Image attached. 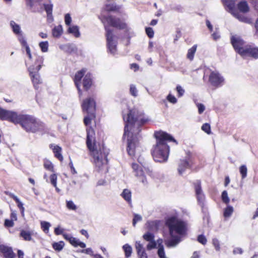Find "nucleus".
Returning <instances> with one entry per match:
<instances>
[{
	"label": "nucleus",
	"instance_id": "nucleus-42",
	"mask_svg": "<svg viewBox=\"0 0 258 258\" xmlns=\"http://www.w3.org/2000/svg\"><path fill=\"white\" fill-rule=\"evenodd\" d=\"M135 248L137 251V253L140 252L141 251L145 250L143 245L141 243V241H136Z\"/></svg>",
	"mask_w": 258,
	"mask_h": 258
},
{
	"label": "nucleus",
	"instance_id": "nucleus-44",
	"mask_svg": "<svg viewBox=\"0 0 258 258\" xmlns=\"http://www.w3.org/2000/svg\"><path fill=\"white\" fill-rule=\"evenodd\" d=\"M57 175L55 174H52L50 176V180L51 183L52 184V185L55 187L56 188H57Z\"/></svg>",
	"mask_w": 258,
	"mask_h": 258
},
{
	"label": "nucleus",
	"instance_id": "nucleus-49",
	"mask_svg": "<svg viewBox=\"0 0 258 258\" xmlns=\"http://www.w3.org/2000/svg\"><path fill=\"white\" fill-rule=\"evenodd\" d=\"M146 33L149 38H152L154 37V32L152 28H151V27L146 28Z\"/></svg>",
	"mask_w": 258,
	"mask_h": 258
},
{
	"label": "nucleus",
	"instance_id": "nucleus-24",
	"mask_svg": "<svg viewBox=\"0 0 258 258\" xmlns=\"http://www.w3.org/2000/svg\"><path fill=\"white\" fill-rule=\"evenodd\" d=\"M122 197L129 204L131 203V191L128 189H124L121 194Z\"/></svg>",
	"mask_w": 258,
	"mask_h": 258
},
{
	"label": "nucleus",
	"instance_id": "nucleus-41",
	"mask_svg": "<svg viewBox=\"0 0 258 258\" xmlns=\"http://www.w3.org/2000/svg\"><path fill=\"white\" fill-rule=\"evenodd\" d=\"M239 171L242 179L245 178L247 176V169L245 165H241L239 168Z\"/></svg>",
	"mask_w": 258,
	"mask_h": 258
},
{
	"label": "nucleus",
	"instance_id": "nucleus-9",
	"mask_svg": "<svg viewBox=\"0 0 258 258\" xmlns=\"http://www.w3.org/2000/svg\"><path fill=\"white\" fill-rule=\"evenodd\" d=\"M209 81L211 84L216 88L221 87L224 83L223 77L217 71H212L211 73Z\"/></svg>",
	"mask_w": 258,
	"mask_h": 258
},
{
	"label": "nucleus",
	"instance_id": "nucleus-31",
	"mask_svg": "<svg viewBox=\"0 0 258 258\" xmlns=\"http://www.w3.org/2000/svg\"><path fill=\"white\" fill-rule=\"evenodd\" d=\"M43 166L44 168L47 170L52 172L54 171L53 165L52 164V162L48 159H45L44 160Z\"/></svg>",
	"mask_w": 258,
	"mask_h": 258
},
{
	"label": "nucleus",
	"instance_id": "nucleus-28",
	"mask_svg": "<svg viewBox=\"0 0 258 258\" xmlns=\"http://www.w3.org/2000/svg\"><path fill=\"white\" fill-rule=\"evenodd\" d=\"M114 28H116L119 29H125L127 28L126 24L124 23V22H122L121 21L118 20H115L114 19Z\"/></svg>",
	"mask_w": 258,
	"mask_h": 258
},
{
	"label": "nucleus",
	"instance_id": "nucleus-10",
	"mask_svg": "<svg viewBox=\"0 0 258 258\" xmlns=\"http://www.w3.org/2000/svg\"><path fill=\"white\" fill-rule=\"evenodd\" d=\"M240 54L243 57L247 56L255 59L258 58V48L246 45L244 49L240 50Z\"/></svg>",
	"mask_w": 258,
	"mask_h": 258
},
{
	"label": "nucleus",
	"instance_id": "nucleus-58",
	"mask_svg": "<svg viewBox=\"0 0 258 258\" xmlns=\"http://www.w3.org/2000/svg\"><path fill=\"white\" fill-rule=\"evenodd\" d=\"M137 255L139 258H148V255L145 250L140 252H138Z\"/></svg>",
	"mask_w": 258,
	"mask_h": 258
},
{
	"label": "nucleus",
	"instance_id": "nucleus-13",
	"mask_svg": "<svg viewBox=\"0 0 258 258\" xmlns=\"http://www.w3.org/2000/svg\"><path fill=\"white\" fill-rule=\"evenodd\" d=\"M87 69L86 68H83L81 70L77 71L73 78V81L74 84L77 88L79 92L81 93V90L80 89V85L81 80L83 77L85 76Z\"/></svg>",
	"mask_w": 258,
	"mask_h": 258
},
{
	"label": "nucleus",
	"instance_id": "nucleus-55",
	"mask_svg": "<svg viewBox=\"0 0 258 258\" xmlns=\"http://www.w3.org/2000/svg\"><path fill=\"white\" fill-rule=\"evenodd\" d=\"M64 22L67 26H70L72 22V18L69 14H67L64 16Z\"/></svg>",
	"mask_w": 258,
	"mask_h": 258
},
{
	"label": "nucleus",
	"instance_id": "nucleus-33",
	"mask_svg": "<svg viewBox=\"0 0 258 258\" xmlns=\"http://www.w3.org/2000/svg\"><path fill=\"white\" fill-rule=\"evenodd\" d=\"M68 31L69 33L73 34L76 37H78L80 36L79 28L77 26L69 27Z\"/></svg>",
	"mask_w": 258,
	"mask_h": 258
},
{
	"label": "nucleus",
	"instance_id": "nucleus-62",
	"mask_svg": "<svg viewBox=\"0 0 258 258\" xmlns=\"http://www.w3.org/2000/svg\"><path fill=\"white\" fill-rule=\"evenodd\" d=\"M54 233L57 235L60 234L63 235V230L59 227L55 228L54 229Z\"/></svg>",
	"mask_w": 258,
	"mask_h": 258
},
{
	"label": "nucleus",
	"instance_id": "nucleus-23",
	"mask_svg": "<svg viewBox=\"0 0 258 258\" xmlns=\"http://www.w3.org/2000/svg\"><path fill=\"white\" fill-rule=\"evenodd\" d=\"M62 33V28L61 25H58L54 27L52 30V34L54 37L59 38Z\"/></svg>",
	"mask_w": 258,
	"mask_h": 258
},
{
	"label": "nucleus",
	"instance_id": "nucleus-32",
	"mask_svg": "<svg viewBox=\"0 0 258 258\" xmlns=\"http://www.w3.org/2000/svg\"><path fill=\"white\" fill-rule=\"evenodd\" d=\"M122 248L124 250L125 255L126 257V258H128V257L131 256L133 251L132 246L128 244H125L123 246Z\"/></svg>",
	"mask_w": 258,
	"mask_h": 258
},
{
	"label": "nucleus",
	"instance_id": "nucleus-30",
	"mask_svg": "<svg viewBox=\"0 0 258 258\" xmlns=\"http://www.w3.org/2000/svg\"><path fill=\"white\" fill-rule=\"evenodd\" d=\"M44 10L47 14L48 17H52L53 5L52 4H43Z\"/></svg>",
	"mask_w": 258,
	"mask_h": 258
},
{
	"label": "nucleus",
	"instance_id": "nucleus-15",
	"mask_svg": "<svg viewBox=\"0 0 258 258\" xmlns=\"http://www.w3.org/2000/svg\"><path fill=\"white\" fill-rule=\"evenodd\" d=\"M63 237L66 240L68 241L71 245L75 247L80 246L81 248H85L86 247L85 243L80 241L79 240L72 236L70 234L63 233Z\"/></svg>",
	"mask_w": 258,
	"mask_h": 258
},
{
	"label": "nucleus",
	"instance_id": "nucleus-61",
	"mask_svg": "<svg viewBox=\"0 0 258 258\" xmlns=\"http://www.w3.org/2000/svg\"><path fill=\"white\" fill-rule=\"evenodd\" d=\"M254 9L258 12V0H249Z\"/></svg>",
	"mask_w": 258,
	"mask_h": 258
},
{
	"label": "nucleus",
	"instance_id": "nucleus-20",
	"mask_svg": "<svg viewBox=\"0 0 258 258\" xmlns=\"http://www.w3.org/2000/svg\"><path fill=\"white\" fill-rule=\"evenodd\" d=\"M227 10L231 14L236 10L235 3L237 0H222Z\"/></svg>",
	"mask_w": 258,
	"mask_h": 258
},
{
	"label": "nucleus",
	"instance_id": "nucleus-53",
	"mask_svg": "<svg viewBox=\"0 0 258 258\" xmlns=\"http://www.w3.org/2000/svg\"><path fill=\"white\" fill-rule=\"evenodd\" d=\"M198 241L203 245H205L207 243V240L206 237L201 234L198 236Z\"/></svg>",
	"mask_w": 258,
	"mask_h": 258
},
{
	"label": "nucleus",
	"instance_id": "nucleus-14",
	"mask_svg": "<svg viewBox=\"0 0 258 258\" xmlns=\"http://www.w3.org/2000/svg\"><path fill=\"white\" fill-rule=\"evenodd\" d=\"M194 185L198 202L201 206H203L205 200V195L202 189L201 182L200 181H197L194 183Z\"/></svg>",
	"mask_w": 258,
	"mask_h": 258
},
{
	"label": "nucleus",
	"instance_id": "nucleus-57",
	"mask_svg": "<svg viewBox=\"0 0 258 258\" xmlns=\"http://www.w3.org/2000/svg\"><path fill=\"white\" fill-rule=\"evenodd\" d=\"M14 223L12 220L6 219L5 221V226L7 227H12L14 226Z\"/></svg>",
	"mask_w": 258,
	"mask_h": 258
},
{
	"label": "nucleus",
	"instance_id": "nucleus-2",
	"mask_svg": "<svg viewBox=\"0 0 258 258\" xmlns=\"http://www.w3.org/2000/svg\"><path fill=\"white\" fill-rule=\"evenodd\" d=\"M125 122L124 136L127 138V151L131 157H134L140 150L139 141L141 139L143 126L149 120L148 116L137 108L129 109L126 114L123 113Z\"/></svg>",
	"mask_w": 258,
	"mask_h": 258
},
{
	"label": "nucleus",
	"instance_id": "nucleus-63",
	"mask_svg": "<svg viewBox=\"0 0 258 258\" xmlns=\"http://www.w3.org/2000/svg\"><path fill=\"white\" fill-rule=\"evenodd\" d=\"M138 177L140 178V180L144 184H147V179H146V177L144 175L143 172L142 176H138Z\"/></svg>",
	"mask_w": 258,
	"mask_h": 258
},
{
	"label": "nucleus",
	"instance_id": "nucleus-26",
	"mask_svg": "<svg viewBox=\"0 0 258 258\" xmlns=\"http://www.w3.org/2000/svg\"><path fill=\"white\" fill-rule=\"evenodd\" d=\"M197 48V45H194L191 48L188 50L186 55V57L190 60H192L194 57L195 54L196 52Z\"/></svg>",
	"mask_w": 258,
	"mask_h": 258
},
{
	"label": "nucleus",
	"instance_id": "nucleus-45",
	"mask_svg": "<svg viewBox=\"0 0 258 258\" xmlns=\"http://www.w3.org/2000/svg\"><path fill=\"white\" fill-rule=\"evenodd\" d=\"M212 244L215 247L216 251H219L220 250V242L218 239L213 238L212 240Z\"/></svg>",
	"mask_w": 258,
	"mask_h": 258
},
{
	"label": "nucleus",
	"instance_id": "nucleus-46",
	"mask_svg": "<svg viewBox=\"0 0 258 258\" xmlns=\"http://www.w3.org/2000/svg\"><path fill=\"white\" fill-rule=\"evenodd\" d=\"M134 216L133 220V225L135 227L138 222L142 221V217L140 215L137 214H134Z\"/></svg>",
	"mask_w": 258,
	"mask_h": 258
},
{
	"label": "nucleus",
	"instance_id": "nucleus-12",
	"mask_svg": "<svg viewBox=\"0 0 258 258\" xmlns=\"http://www.w3.org/2000/svg\"><path fill=\"white\" fill-rule=\"evenodd\" d=\"M231 41L235 50L240 54V50L245 48V42L239 36H232Z\"/></svg>",
	"mask_w": 258,
	"mask_h": 258
},
{
	"label": "nucleus",
	"instance_id": "nucleus-17",
	"mask_svg": "<svg viewBox=\"0 0 258 258\" xmlns=\"http://www.w3.org/2000/svg\"><path fill=\"white\" fill-rule=\"evenodd\" d=\"M0 253L3 254L4 258L16 257V254L14 252L12 248L5 245H0Z\"/></svg>",
	"mask_w": 258,
	"mask_h": 258
},
{
	"label": "nucleus",
	"instance_id": "nucleus-64",
	"mask_svg": "<svg viewBox=\"0 0 258 258\" xmlns=\"http://www.w3.org/2000/svg\"><path fill=\"white\" fill-rule=\"evenodd\" d=\"M242 252H243L242 249L241 248H239V247H236V248H234L233 251V253L234 254H236L237 253L242 254Z\"/></svg>",
	"mask_w": 258,
	"mask_h": 258
},
{
	"label": "nucleus",
	"instance_id": "nucleus-54",
	"mask_svg": "<svg viewBox=\"0 0 258 258\" xmlns=\"http://www.w3.org/2000/svg\"><path fill=\"white\" fill-rule=\"evenodd\" d=\"M138 91L134 85H131L130 86V93L132 95L136 97L137 96Z\"/></svg>",
	"mask_w": 258,
	"mask_h": 258
},
{
	"label": "nucleus",
	"instance_id": "nucleus-35",
	"mask_svg": "<svg viewBox=\"0 0 258 258\" xmlns=\"http://www.w3.org/2000/svg\"><path fill=\"white\" fill-rule=\"evenodd\" d=\"M39 46L41 49V50L43 52H46L48 49V41H42L39 43Z\"/></svg>",
	"mask_w": 258,
	"mask_h": 258
},
{
	"label": "nucleus",
	"instance_id": "nucleus-16",
	"mask_svg": "<svg viewBox=\"0 0 258 258\" xmlns=\"http://www.w3.org/2000/svg\"><path fill=\"white\" fill-rule=\"evenodd\" d=\"M83 89L85 91H88L93 85V76L91 73H87L83 79L82 82Z\"/></svg>",
	"mask_w": 258,
	"mask_h": 258
},
{
	"label": "nucleus",
	"instance_id": "nucleus-60",
	"mask_svg": "<svg viewBox=\"0 0 258 258\" xmlns=\"http://www.w3.org/2000/svg\"><path fill=\"white\" fill-rule=\"evenodd\" d=\"M81 252L90 254V255H93V251H92V250L91 248H86L85 249H82L81 250Z\"/></svg>",
	"mask_w": 258,
	"mask_h": 258
},
{
	"label": "nucleus",
	"instance_id": "nucleus-56",
	"mask_svg": "<svg viewBox=\"0 0 258 258\" xmlns=\"http://www.w3.org/2000/svg\"><path fill=\"white\" fill-rule=\"evenodd\" d=\"M197 106L198 108V112L199 114H202L205 110V107L202 103H197Z\"/></svg>",
	"mask_w": 258,
	"mask_h": 258
},
{
	"label": "nucleus",
	"instance_id": "nucleus-11",
	"mask_svg": "<svg viewBox=\"0 0 258 258\" xmlns=\"http://www.w3.org/2000/svg\"><path fill=\"white\" fill-rule=\"evenodd\" d=\"M189 153L187 154L185 159L180 160L178 163L177 170L180 175H182L185 170L191 166Z\"/></svg>",
	"mask_w": 258,
	"mask_h": 258
},
{
	"label": "nucleus",
	"instance_id": "nucleus-19",
	"mask_svg": "<svg viewBox=\"0 0 258 258\" xmlns=\"http://www.w3.org/2000/svg\"><path fill=\"white\" fill-rule=\"evenodd\" d=\"M231 14L237 20L239 21L245 23L246 24H252V19L250 18H249L243 14H241L240 12H238L236 10L232 12Z\"/></svg>",
	"mask_w": 258,
	"mask_h": 258
},
{
	"label": "nucleus",
	"instance_id": "nucleus-37",
	"mask_svg": "<svg viewBox=\"0 0 258 258\" xmlns=\"http://www.w3.org/2000/svg\"><path fill=\"white\" fill-rule=\"evenodd\" d=\"M66 206L67 208L70 210L76 211L77 209V206L72 201H67Z\"/></svg>",
	"mask_w": 258,
	"mask_h": 258
},
{
	"label": "nucleus",
	"instance_id": "nucleus-59",
	"mask_svg": "<svg viewBox=\"0 0 258 258\" xmlns=\"http://www.w3.org/2000/svg\"><path fill=\"white\" fill-rule=\"evenodd\" d=\"M69 165L71 168V173L73 174H75L77 173V171L73 165V163L72 161H70V162L69 163Z\"/></svg>",
	"mask_w": 258,
	"mask_h": 258
},
{
	"label": "nucleus",
	"instance_id": "nucleus-52",
	"mask_svg": "<svg viewBox=\"0 0 258 258\" xmlns=\"http://www.w3.org/2000/svg\"><path fill=\"white\" fill-rule=\"evenodd\" d=\"M167 100L170 103L173 104H175L177 100V99L175 98V97L171 94H169L167 96Z\"/></svg>",
	"mask_w": 258,
	"mask_h": 258
},
{
	"label": "nucleus",
	"instance_id": "nucleus-8",
	"mask_svg": "<svg viewBox=\"0 0 258 258\" xmlns=\"http://www.w3.org/2000/svg\"><path fill=\"white\" fill-rule=\"evenodd\" d=\"M10 25L12 28L13 32L15 34L18 35V40L20 41L22 47L25 48L27 55H28L29 59H32V55L31 53L30 48L22 33L20 26L18 24H16L13 21H11Z\"/></svg>",
	"mask_w": 258,
	"mask_h": 258
},
{
	"label": "nucleus",
	"instance_id": "nucleus-25",
	"mask_svg": "<svg viewBox=\"0 0 258 258\" xmlns=\"http://www.w3.org/2000/svg\"><path fill=\"white\" fill-rule=\"evenodd\" d=\"M159 221H152L147 222L148 229L152 231H157L158 229Z\"/></svg>",
	"mask_w": 258,
	"mask_h": 258
},
{
	"label": "nucleus",
	"instance_id": "nucleus-22",
	"mask_svg": "<svg viewBox=\"0 0 258 258\" xmlns=\"http://www.w3.org/2000/svg\"><path fill=\"white\" fill-rule=\"evenodd\" d=\"M237 8L240 12L243 13H247L249 11L248 5L245 1L240 2L237 4Z\"/></svg>",
	"mask_w": 258,
	"mask_h": 258
},
{
	"label": "nucleus",
	"instance_id": "nucleus-39",
	"mask_svg": "<svg viewBox=\"0 0 258 258\" xmlns=\"http://www.w3.org/2000/svg\"><path fill=\"white\" fill-rule=\"evenodd\" d=\"M50 227V224L49 222L46 221H43L41 222V229L44 232L47 233L49 231V228Z\"/></svg>",
	"mask_w": 258,
	"mask_h": 258
},
{
	"label": "nucleus",
	"instance_id": "nucleus-3",
	"mask_svg": "<svg viewBox=\"0 0 258 258\" xmlns=\"http://www.w3.org/2000/svg\"><path fill=\"white\" fill-rule=\"evenodd\" d=\"M0 119L7 120L15 124H20L27 133L43 134L46 131L45 124L33 115L18 113L0 107Z\"/></svg>",
	"mask_w": 258,
	"mask_h": 258
},
{
	"label": "nucleus",
	"instance_id": "nucleus-50",
	"mask_svg": "<svg viewBox=\"0 0 258 258\" xmlns=\"http://www.w3.org/2000/svg\"><path fill=\"white\" fill-rule=\"evenodd\" d=\"M157 254L159 258H167L165 255L164 247L158 248Z\"/></svg>",
	"mask_w": 258,
	"mask_h": 258
},
{
	"label": "nucleus",
	"instance_id": "nucleus-34",
	"mask_svg": "<svg viewBox=\"0 0 258 258\" xmlns=\"http://www.w3.org/2000/svg\"><path fill=\"white\" fill-rule=\"evenodd\" d=\"M118 13L121 16L125 15V13L122 5H114V14Z\"/></svg>",
	"mask_w": 258,
	"mask_h": 258
},
{
	"label": "nucleus",
	"instance_id": "nucleus-38",
	"mask_svg": "<svg viewBox=\"0 0 258 258\" xmlns=\"http://www.w3.org/2000/svg\"><path fill=\"white\" fill-rule=\"evenodd\" d=\"M233 212V208L232 207L228 206L225 209L224 212V216L225 217H229Z\"/></svg>",
	"mask_w": 258,
	"mask_h": 258
},
{
	"label": "nucleus",
	"instance_id": "nucleus-7",
	"mask_svg": "<svg viewBox=\"0 0 258 258\" xmlns=\"http://www.w3.org/2000/svg\"><path fill=\"white\" fill-rule=\"evenodd\" d=\"M33 57L34 62L28 67V71L34 89L38 90L43 83L38 72L43 66L44 58L42 56L34 54L31 60H33Z\"/></svg>",
	"mask_w": 258,
	"mask_h": 258
},
{
	"label": "nucleus",
	"instance_id": "nucleus-21",
	"mask_svg": "<svg viewBox=\"0 0 258 258\" xmlns=\"http://www.w3.org/2000/svg\"><path fill=\"white\" fill-rule=\"evenodd\" d=\"M33 232L29 230H22L20 233V237H22L25 241H31Z\"/></svg>",
	"mask_w": 258,
	"mask_h": 258
},
{
	"label": "nucleus",
	"instance_id": "nucleus-43",
	"mask_svg": "<svg viewBox=\"0 0 258 258\" xmlns=\"http://www.w3.org/2000/svg\"><path fill=\"white\" fill-rule=\"evenodd\" d=\"M157 243L155 240L149 241L146 246V248L148 250H151L154 248H156Z\"/></svg>",
	"mask_w": 258,
	"mask_h": 258
},
{
	"label": "nucleus",
	"instance_id": "nucleus-40",
	"mask_svg": "<svg viewBox=\"0 0 258 258\" xmlns=\"http://www.w3.org/2000/svg\"><path fill=\"white\" fill-rule=\"evenodd\" d=\"M13 199L17 203L18 208L20 209L21 213L23 214L24 212V208L23 207V204L19 200V199L15 196H13Z\"/></svg>",
	"mask_w": 258,
	"mask_h": 258
},
{
	"label": "nucleus",
	"instance_id": "nucleus-48",
	"mask_svg": "<svg viewBox=\"0 0 258 258\" xmlns=\"http://www.w3.org/2000/svg\"><path fill=\"white\" fill-rule=\"evenodd\" d=\"M202 130L208 134L211 133V127L209 123H206L203 124L202 126Z\"/></svg>",
	"mask_w": 258,
	"mask_h": 258
},
{
	"label": "nucleus",
	"instance_id": "nucleus-6",
	"mask_svg": "<svg viewBox=\"0 0 258 258\" xmlns=\"http://www.w3.org/2000/svg\"><path fill=\"white\" fill-rule=\"evenodd\" d=\"M113 11V5L106 4L102 10L101 21L104 24L106 31V37L108 51L111 53L113 52V17L107 15Z\"/></svg>",
	"mask_w": 258,
	"mask_h": 258
},
{
	"label": "nucleus",
	"instance_id": "nucleus-36",
	"mask_svg": "<svg viewBox=\"0 0 258 258\" xmlns=\"http://www.w3.org/2000/svg\"><path fill=\"white\" fill-rule=\"evenodd\" d=\"M143 237L146 241L148 242L155 240L154 235L150 232H148L144 234L143 236Z\"/></svg>",
	"mask_w": 258,
	"mask_h": 258
},
{
	"label": "nucleus",
	"instance_id": "nucleus-18",
	"mask_svg": "<svg viewBox=\"0 0 258 258\" xmlns=\"http://www.w3.org/2000/svg\"><path fill=\"white\" fill-rule=\"evenodd\" d=\"M49 148L52 150L54 157L60 162L63 160V157L62 155V148L58 145H55L51 144L49 146Z\"/></svg>",
	"mask_w": 258,
	"mask_h": 258
},
{
	"label": "nucleus",
	"instance_id": "nucleus-5",
	"mask_svg": "<svg viewBox=\"0 0 258 258\" xmlns=\"http://www.w3.org/2000/svg\"><path fill=\"white\" fill-rule=\"evenodd\" d=\"M154 136L156 143L153 146L152 154L155 161L157 162H166L168 158L170 148L167 145V141H172L177 144V142L170 135L160 131L155 132Z\"/></svg>",
	"mask_w": 258,
	"mask_h": 258
},
{
	"label": "nucleus",
	"instance_id": "nucleus-51",
	"mask_svg": "<svg viewBox=\"0 0 258 258\" xmlns=\"http://www.w3.org/2000/svg\"><path fill=\"white\" fill-rule=\"evenodd\" d=\"M176 90L178 93V97H181L182 96L185 92L184 90L180 85H177L176 87Z\"/></svg>",
	"mask_w": 258,
	"mask_h": 258
},
{
	"label": "nucleus",
	"instance_id": "nucleus-1",
	"mask_svg": "<svg viewBox=\"0 0 258 258\" xmlns=\"http://www.w3.org/2000/svg\"><path fill=\"white\" fill-rule=\"evenodd\" d=\"M81 107L86 115L84 118V123L87 128L86 146L89 151L90 155L93 158V163L98 171L104 170L108 172L109 154L108 150L102 145L97 147L95 131L91 126H89L92 120L96 117V97H87L84 99L81 104Z\"/></svg>",
	"mask_w": 258,
	"mask_h": 258
},
{
	"label": "nucleus",
	"instance_id": "nucleus-29",
	"mask_svg": "<svg viewBox=\"0 0 258 258\" xmlns=\"http://www.w3.org/2000/svg\"><path fill=\"white\" fill-rule=\"evenodd\" d=\"M52 246L55 251H60L63 249L64 246V243L62 241H60L57 242H55L52 243Z\"/></svg>",
	"mask_w": 258,
	"mask_h": 258
},
{
	"label": "nucleus",
	"instance_id": "nucleus-47",
	"mask_svg": "<svg viewBox=\"0 0 258 258\" xmlns=\"http://www.w3.org/2000/svg\"><path fill=\"white\" fill-rule=\"evenodd\" d=\"M222 199L224 203L226 204H228L229 202V199L228 196L227 192L226 190H224L222 193Z\"/></svg>",
	"mask_w": 258,
	"mask_h": 258
},
{
	"label": "nucleus",
	"instance_id": "nucleus-27",
	"mask_svg": "<svg viewBox=\"0 0 258 258\" xmlns=\"http://www.w3.org/2000/svg\"><path fill=\"white\" fill-rule=\"evenodd\" d=\"M132 168L135 172V176H142L143 175V170L142 168L139 166V165L136 163L132 164Z\"/></svg>",
	"mask_w": 258,
	"mask_h": 258
},
{
	"label": "nucleus",
	"instance_id": "nucleus-4",
	"mask_svg": "<svg viewBox=\"0 0 258 258\" xmlns=\"http://www.w3.org/2000/svg\"><path fill=\"white\" fill-rule=\"evenodd\" d=\"M169 229L170 238L165 240V244L168 248L176 247L181 241L187 232V224L175 216L169 217L166 221Z\"/></svg>",
	"mask_w": 258,
	"mask_h": 258
}]
</instances>
